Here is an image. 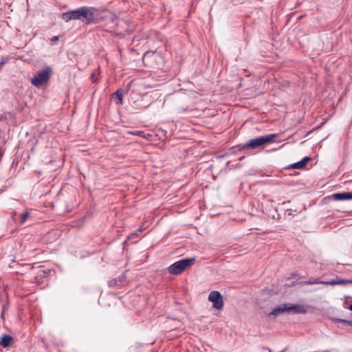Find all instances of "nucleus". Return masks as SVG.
Segmentation results:
<instances>
[{
  "label": "nucleus",
  "instance_id": "1",
  "mask_svg": "<svg viewBox=\"0 0 352 352\" xmlns=\"http://www.w3.org/2000/svg\"><path fill=\"white\" fill-rule=\"evenodd\" d=\"M195 93L192 91L178 90L169 96L168 101L177 113H184L192 109Z\"/></svg>",
  "mask_w": 352,
  "mask_h": 352
},
{
  "label": "nucleus",
  "instance_id": "2",
  "mask_svg": "<svg viewBox=\"0 0 352 352\" xmlns=\"http://www.w3.org/2000/svg\"><path fill=\"white\" fill-rule=\"evenodd\" d=\"M95 8L93 7H80L78 9L67 11L62 14L61 18L66 22L71 20H80L86 25L95 21Z\"/></svg>",
  "mask_w": 352,
  "mask_h": 352
},
{
  "label": "nucleus",
  "instance_id": "3",
  "mask_svg": "<svg viewBox=\"0 0 352 352\" xmlns=\"http://www.w3.org/2000/svg\"><path fill=\"white\" fill-rule=\"evenodd\" d=\"M277 138V134H270L267 135L260 136L254 139L250 140L244 144H239L234 147L237 151L245 149H256L263 147L269 144L274 142Z\"/></svg>",
  "mask_w": 352,
  "mask_h": 352
},
{
  "label": "nucleus",
  "instance_id": "4",
  "mask_svg": "<svg viewBox=\"0 0 352 352\" xmlns=\"http://www.w3.org/2000/svg\"><path fill=\"white\" fill-rule=\"evenodd\" d=\"M195 257L186 258L175 262L168 268V272L172 275H178L191 267L195 263Z\"/></svg>",
  "mask_w": 352,
  "mask_h": 352
},
{
  "label": "nucleus",
  "instance_id": "5",
  "mask_svg": "<svg viewBox=\"0 0 352 352\" xmlns=\"http://www.w3.org/2000/svg\"><path fill=\"white\" fill-rule=\"evenodd\" d=\"M52 74V69L50 67L47 66L45 67L32 78V84L36 87L43 85L48 82Z\"/></svg>",
  "mask_w": 352,
  "mask_h": 352
},
{
  "label": "nucleus",
  "instance_id": "6",
  "mask_svg": "<svg viewBox=\"0 0 352 352\" xmlns=\"http://www.w3.org/2000/svg\"><path fill=\"white\" fill-rule=\"evenodd\" d=\"M209 301L212 302L214 308L220 310L223 307V299L221 294L218 291H212L208 296Z\"/></svg>",
  "mask_w": 352,
  "mask_h": 352
},
{
  "label": "nucleus",
  "instance_id": "7",
  "mask_svg": "<svg viewBox=\"0 0 352 352\" xmlns=\"http://www.w3.org/2000/svg\"><path fill=\"white\" fill-rule=\"evenodd\" d=\"M14 338L8 334H3L0 338V346L8 349L14 344Z\"/></svg>",
  "mask_w": 352,
  "mask_h": 352
},
{
  "label": "nucleus",
  "instance_id": "8",
  "mask_svg": "<svg viewBox=\"0 0 352 352\" xmlns=\"http://www.w3.org/2000/svg\"><path fill=\"white\" fill-rule=\"evenodd\" d=\"M288 313L294 312L295 314H305L307 313L306 308L300 305H289L287 304Z\"/></svg>",
  "mask_w": 352,
  "mask_h": 352
},
{
  "label": "nucleus",
  "instance_id": "9",
  "mask_svg": "<svg viewBox=\"0 0 352 352\" xmlns=\"http://www.w3.org/2000/svg\"><path fill=\"white\" fill-rule=\"evenodd\" d=\"M284 312H287L288 313V309H287V304L285 303V304H282V305H278L277 307H276L275 308H274V309L272 310V311L271 313L269 314V316H278L280 314H283Z\"/></svg>",
  "mask_w": 352,
  "mask_h": 352
},
{
  "label": "nucleus",
  "instance_id": "10",
  "mask_svg": "<svg viewBox=\"0 0 352 352\" xmlns=\"http://www.w3.org/2000/svg\"><path fill=\"white\" fill-rule=\"evenodd\" d=\"M311 160V157H305L302 160L296 162L290 166V168L293 169H302L305 167L307 163Z\"/></svg>",
  "mask_w": 352,
  "mask_h": 352
},
{
  "label": "nucleus",
  "instance_id": "11",
  "mask_svg": "<svg viewBox=\"0 0 352 352\" xmlns=\"http://www.w3.org/2000/svg\"><path fill=\"white\" fill-rule=\"evenodd\" d=\"M124 94V91L122 89H119L115 93H113V97L118 100L117 104H122L123 103Z\"/></svg>",
  "mask_w": 352,
  "mask_h": 352
},
{
  "label": "nucleus",
  "instance_id": "12",
  "mask_svg": "<svg viewBox=\"0 0 352 352\" xmlns=\"http://www.w3.org/2000/svg\"><path fill=\"white\" fill-rule=\"evenodd\" d=\"M334 200H346L349 199L348 192L335 193L332 195Z\"/></svg>",
  "mask_w": 352,
  "mask_h": 352
},
{
  "label": "nucleus",
  "instance_id": "13",
  "mask_svg": "<svg viewBox=\"0 0 352 352\" xmlns=\"http://www.w3.org/2000/svg\"><path fill=\"white\" fill-rule=\"evenodd\" d=\"M122 279L123 278L120 276L116 278H113L108 281V285L111 287L119 286L122 282Z\"/></svg>",
  "mask_w": 352,
  "mask_h": 352
},
{
  "label": "nucleus",
  "instance_id": "14",
  "mask_svg": "<svg viewBox=\"0 0 352 352\" xmlns=\"http://www.w3.org/2000/svg\"><path fill=\"white\" fill-rule=\"evenodd\" d=\"M346 284V279L338 278V277L336 279H332L331 280H327L325 283V285H344Z\"/></svg>",
  "mask_w": 352,
  "mask_h": 352
},
{
  "label": "nucleus",
  "instance_id": "15",
  "mask_svg": "<svg viewBox=\"0 0 352 352\" xmlns=\"http://www.w3.org/2000/svg\"><path fill=\"white\" fill-rule=\"evenodd\" d=\"M327 281L320 280L319 278H310L309 280L302 283L303 285H315V284H324Z\"/></svg>",
  "mask_w": 352,
  "mask_h": 352
},
{
  "label": "nucleus",
  "instance_id": "16",
  "mask_svg": "<svg viewBox=\"0 0 352 352\" xmlns=\"http://www.w3.org/2000/svg\"><path fill=\"white\" fill-rule=\"evenodd\" d=\"M30 213L28 212H24L21 214V222L24 223L28 218Z\"/></svg>",
  "mask_w": 352,
  "mask_h": 352
},
{
  "label": "nucleus",
  "instance_id": "17",
  "mask_svg": "<svg viewBox=\"0 0 352 352\" xmlns=\"http://www.w3.org/2000/svg\"><path fill=\"white\" fill-rule=\"evenodd\" d=\"M155 54L154 52H147L144 54L143 56V61L145 62L146 60H148L151 56H155Z\"/></svg>",
  "mask_w": 352,
  "mask_h": 352
},
{
  "label": "nucleus",
  "instance_id": "18",
  "mask_svg": "<svg viewBox=\"0 0 352 352\" xmlns=\"http://www.w3.org/2000/svg\"><path fill=\"white\" fill-rule=\"evenodd\" d=\"M8 60V58L6 57H1V61H0V71L2 69V67L5 65Z\"/></svg>",
  "mask_w": 352,
  "mask_h": 352
},
{
  "label": "nucleus",
  "instance_id": "19",
  "mask_svg": "<svg viewBox=\"0 0 352 352\" xmlns=\"http://www.w3.org/2000/svg\"><path fill=\"white\" fill-rule=\"evenodd\" d=\"M132 133L134 135L140 136V137H143L144 138H147V137L146 136V135L144 134V133L143 131H136V132Z\"/></svg>",
  "mask_w": 352,
  "mask_h": 352
},
{
  "label": "nucleus",
  "instance_id": "20",
  "mask_svg": "<svg viewBox=\"0 0 352 352\" xmlns=\"http://www.w3.org/2000/svg\"><path fill=\"white\" fill-rule=\"evenodd\" d=\"M58 39H59L58 36H53V37L51 38V41H52V42H56V41H58Z\"/></svg>",
  "mask_w": 352,
  "mask_h": 352
},
{
  "label": "nucleus",
  "instance_id": "21",
  "mask_svg": "<svg viewBox=\"0 0 352 352\" xmlns=\"http://www.w3.org/2000/svg\"><path fill=\"white\" fill-rule=\"evenodd\" d=\"M349 199H352V192H348Z\"/></svg>",
  "mask_w": 352,
  "mask_h": 352
},
{
  "label": "nucleus",
  "instance_id": "22",
  "mask_svg": "<svg viewBox=\"0 0 352 352\" xmlns=\"http://www.w3.org/2000/svg\"><path fill=\"white\" fill-rule=\"evenodd\" d=\"M346 283H351L352 284V280L346 279Z\"/></svg>",
  "mask_w": 352,
  "mask_h": 352
},
{
  "label": "nucleus",
  "instance_id": "23",
  "mask_svg": "<svg viewBox=\"0 0 352 352\" xmlns=\"http://www.w3.org/2000/svg\"><path fill=\"white\" fill-rule=\"evenodd\" d=\"M3 155V152L0 150V161L1 160Z\"/></svg>",
  "mask_w": 352,
  "mask_h": 352
},
{
  "label": "nucleus",
  "instance_id": "24",
  "mask_svg": "<svg viewBox=\"0 0 352 352\" xmlns=\"http://www.w3.org/2000/svg\"><path fill=\"white\" fill-rule=\"evenodd\" d=\"M349 309L352 311V303L349 305Z\"/></svg>",
  "mask_w": 352,
  "mask_h": 352
},
{
  "label": "nucleus",
  "instance_id": "25",
  "mask_svg": "<svg viewBox=\"0 0 352 352\" xmlns=\"http://www.w3.org/2000/svg\"><path fill=\"white\" fill-rule=\"evenodd\" d=\"M343 322H348V323H351V324H352V322H349V321H346V320H343Z\"/></svg>",
  "mask_w": 352,
  "mask_h": 352
},
{
  "label": "nucleus",
  "instance_id": "26",
  "mask_svg": "<svg viewBox=\"0 0 352 352\" xmlns=\"http://www.w3.org/2000/svg\"><path fill=\"white\" fill-rule=\"evenodd\" d=\"M3 119V116L0 115V121L2 120Z\"/></svg>",
  "mask_w": 352,
  "mask_h": 352
},
{
  "label": "nucleus",
  "instance_id": "27",
  "mask_svg": "<svg viewBox=\"0 0 352 352\" xmlns=\"http://www.w3.org/2000/svg\"><path fill=\"white\" fill-rule=\"evenodd\" d=\"M138 234L136 233H134L131 235V236H137Z\"/></svg>",
  "mask_w": 352,
  "mask_h": 352
},
{
  "label": "nucleus",
  "instance_id": "28",
  "mask_svg": "<svg viewBox=\"0 0 352 352\" xmlns=\"http://www.w3.org/2000/svg\"><path fill=\"white\" fill-rule=\"evenodd\" d=\"M94 74H92L91 78H94Z\"/></svg>",
  "mask_w": 352,
  "mask_h": 352
}]
</instances>
